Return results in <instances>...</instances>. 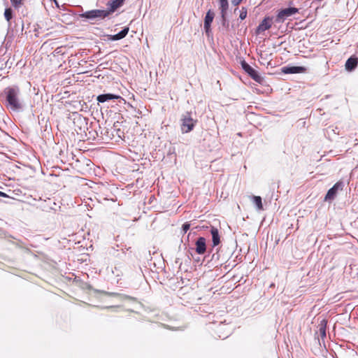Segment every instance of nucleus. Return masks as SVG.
Masks as SVG:
<instances>
[{
	"label": "nucleus",
	"mask_w": 358,
	"mask_h": 358,
	"mask_svg": "<svg viewBox=\"0 0 358 358\" xmlns=\"http://www.w3.org/2000/svg\"><path fill=\"white\" fill-rule=\"evenodd\" d=\"M272 25V19L270 17H265L257 27V32L259 34L266 30L269 29Z\"/></svg>",
	"instance_id": "obj_11"
},
{
	"label": "nucleus",
	"mask_w": 358,
	"mask_h": 358,
	"mask_svg": "<svg viewBox=\"0 0 358 358\" xmlns=\"http://www.w3.org/2000/svg\"><path fill=\"white\" fill-rule=\"evenodd\" d=\"M54 1H55V3H57V1H56V0H54Z\"/></svg>",
	"instance_id": "obj_25"
},
{
	"label": "nucleus",
	"mask_w": 358,
	"mask_h": 358,
	"mask_svg": "<svg viewBox=\"0 0 358 358\" xmlns=\"http://www.w3.org/2000/svg\"><path fill=\"white\" fill-rule=\"evenodd\" d=\"M2 96L5 98L4 106L12 111H20L23 109V102L20 99V90L17 86L8 87L4 89Z\"/></svg>",
	"instance_id": "obj_1"
},
{
	"label": "nucleus",
	"mask_w": 358,
	"mask_h": 358,
	"mask_svg": "<svg viewBox=\"0 0 358 358\" xmlns=\"http://www.w3.org/2000/svg\"><path fill=\"white\" fill-rule=\"evenodd\" d=\"M241 66L243 69L256 82L261 83L263 81V78L259 73L251 67L245 61L242 62Z\"/></svg>",
	"instance_id": "obj_4"
},
{
	"label": "nucleus",
	"mask_w": 358,
	"mask_h": 358,
	"mask_svg": "<svg viewBox=\"0 0 358 358\" xmlns=\"http://www.w3.org/2000/svg\"><path fill=\"white\" fill-rule=\"evenodd\" d=\"M243 0H232V3L234 5V6H238L241 3V2Z\"/></svg>",
	"instance_id": "obj_23"
},
{
	"label": "nucleus",
	"mask_w": 358,
	"mask_h": 358,
	"mask_svg": "<svg viewBox=\"0 0 358 358\" xmlns=\"http://www.w3.org/2000/svg\"><path fill=\"white\" fill-rule=\"evenodd\" d=\"M181 129L182 133H188L191 131L195 125L196 121H194L190 116L189 113H187L182 119Z\"/></svg>",
	"instance_id": "obj_5"
},
{
	"label": "nucleus",
	"mask_w": 358,
	"mask_h": 358,
	"mask_svg": "<svg viewBox=\"0 0 358 358\" xmlns=\"http://www.w3.org/2000/svg\"><path fill=\"white\" fill-rule=\"evenodd\" d=\"M343 186V183L342 182H336L331 188H330L328 190V192L324 197V200L326 201H331V200L334 199V198L336 196L338 190L339 189H342Z\"/></svg>",
	"instance_id": "obj_6"
},
{
	"label": "nucleus",
	"mask_w": 358,
	"mask_h": 358,
	"mask_svg": "<svg viewBox=\"0 0 358 358\" xmlns=\"http://www.w3.org/2000/svg\"><path fill=\"white\" fill-rule=\"evenodd\" d=\"M307 69L304 66H284L282 72L286 74L303 73H306Z\"/></svg>",
	"instance_id": "obj_9"
},
{
	"label": "nucleus",
	"mask_w": 358,
	"mask_h": 358,
	"mask_svg": "<svg viewBox=\"0 0 358 358\" xmlns=\"http://www.w3.org/2000/svg\"><path fill=\"white\" fill-rule=\"evenodd\" d=\"M121 96L113 94H100L97 96L96 100L98 102L103 103L109 100L112 99H120Z\"/></svg>",
	"instance_id": "obj_13"
},
{
	"label": "nucleus",
	"mask_w": 358,
	"mask_h": 358,
	"mask_svg": "<svg viewBox=\"0 0 358 358\" xmlns=\"http://www.w3.org/2000/svg\"><path fill=\"white\" fill-rule=\"evenodd\" d=\"M12 5L15 8H19L21 5H22V0H10Z\"/></svg>",
	"instance_id": "obj_20"
},
{
	"label": "nucleus",
	"mask_w": 358,
	"mask_h": 358,
	"mask_svg": "<svg viewBox=\"0 0 358 358\" xmlns=\"http://www.w3.org/2000/svg\"><path fill=\"white\" fill-rule=\"evenodd\" d=\"M0 196L8 197V195L6 193L0 191Z\"/></svg>",
	"instance_id": "obj_24"
},
{
	"label": "nucleus",
	"mask_w": 358,
	"mask_h": 358,
	"mask_svg": "<svg viewBox=\"0 0 358 358\" xmlns=\"http://www.w3.org/2000/svg\"><path fill=\"white\" fill-rule=\"evenodd\" d=\"M195 251L198 255H203L206 251V240L203 237L197 238L195 243Z\"/></svg>",
	"instance_id": "obj_8"
},
{
	"label": "nucleus",
	"mask_w": 358,
	"mask_h": 358,
	"mask_svg": "<svg viewBox=\"0 0 358 358\" xmlns=\"http://www.w3.org/2000/svg\"><path fill=\"white\" fill-rule=\"evenodd\" d=\"M190 227V224L188 222H185L182 224V229L184 233H186Z\"/></svg>",
	"instance_id": "obj_22"
},
{
	"label": "nucleus",
	"mask_w": 358,
	"mask_h": 358,
	"mask_svg": "<svg viewBox=\"0 0 358 358\" xmlns=\"http://www.w3.org/2000/svg\"><path fill=\"white\" fill-rule=\"evenodd\" d=\"M124 0H111L107 3L108 9L107 11H110V14L115 12L118 8L122 6L124 3Z\"/></svg>",
	"instance_id": "obj_10"
},
{
	"label": "nucleus",
	"mask_w": 358,
	"mask_h": 358,
	"mask_svg": "<svg viewBox=\"0 0 358 358\" xmlns=\"http://www.w3.org/2000/svg\"><path fill=\"white\" fill-rule=\"evenodd\" d=\"M4 17L8 22H9L11 20L13 17V10L10 8L5 9Z\"/></svg>",
	"instance_id": "obj_19"
},
{
	"label": "nucleus",
	"mask_w": 358,
	"mask_h": 358,
	"mask_svg": "<svg viewBox=\"0 0 358 358\" xmlns=\"http://www.w3.org/2000/svg\"><path fill=\"white\" fill-rule=\"evenodd\" d=\"M229 8L227 0H220V9L223 21H225V15Z\"/></svg>",
	"instance_id": "obj_16"
},
{
	"label": "nucleus",
	"mask_w": 358,
	"mask_h": 358,
	"mask_svg": "<svg viewBox=\"0 0 358 358\" xmlns=\"http://www.w3.org/2000/svg\"><path fill=\"white\" fill-rule=\"evenodd\" d=\"M110 15V11L107 10L94 9L86 11L79 15L80 17L85 18L90 21L92 24L101 20H103Z\"/></svg>",
	"instance_id": "obj_2"
},
{
	"label": "nucleus",
	"mask_w": 358,
	"mask_h": 358,
	"mask_svg": "<svg viewBox=\"0 0 358 358\" xmlns=\"http://www.w3.org/2000/svg\"><path fill=\"white\" fill-rule=\"evenodd\" d=\"M358 63V59L357 57H351L345 62V69L349 71L354 70Z\"/></svg>",
	"instance_id": "obj_15"
},
{
	"label": "nucleus",
	"mask_w": 358,
	"mask_h": 358,
	"mask_svg": "<svg viewBox=\"0 0 358 358\" xmlns=\"http://www.w3.org/2000/svg\"><path fill=\"white\" fill-rule=\"evenodd\" d=\"M252 201L254 204L256 206L257 209L258 210H263V205L262 201V198L259 196H252Z\"/></svg>",
	"instance_id": "obj_18"
},
{
	"label": "nucleus",
	"mask_w": 358,
	"mask_h": 358,
	"mask_svg": "<svg viewBox=\"0 0 358 358\" xmlns=\"http://www.w3.org/2000/svg\"><path fill=\"white\" fill-rule=\"evenodd\" d=\"M129 30V27H126L122 31H120L119 33L116 34L108 35V39L110 41H118L122 39L127 35Z\"/></svg>",
	"instance_id": "obj_12"
},
{
	"label": "nucleus",
	"mask_w": 358,
	"mask_h": 358,
	"mask_svg": "<svg viewBox=\"0 0 358 358\" xmlns=\"http://www.w3.org/2000/svg\"><path fill=\"white\" fill-rule=\"evenodd\" d=\"M215 13L211 10H209L206 15L205 19H204V24L203 28L205 29L206 34L209 36L211 29H210V25L211 23L214 19Z\"/></svg>",
	"instance_id": "obj_7"
},
{
	"label": "nucleus",
	"mask_w": 358,
	"mask_h": 358,
	"mask_svg": "<svg viewBox=\"0 0 358 358\" xmlns=\"http://www.w3.org/2000/svg\"><path fill=\"white\" fill-rule=\"evenodd\" d=\"M299 10L296 8H286L280 10L276 17V21L278 22H284L287 17L297 13Z\"/></svg>",
	"instance_id": "obj_3"
},
{
	"label": "nucleus",
	"mask_w": 358,
	"mask_h": 358,
	"mask_svg": "<svg viewBox=\"0 0 358 358\" xmlns=\"http://www.w3.org/2000/svg\"><path fill=\"white\" fill-rule=\"evenodd\" d=\"M246 16H247V10L245 9L244 8H243L242 10H241L239 17L241 20H244V19H245Z\"/></svg>",
	"instance_id": "obj_21"
},
{
	"label": "nucleus",
	"mask_w": 358,
	"mask_h": 358,
	"mask_svg": "<svg viewBox=\"0 0 358 358\" xmlns=\"http://www.w3.org/2000/svg\"><path fill=\"white\" fill-rule=\"evenodd\" d=\"M326 327L327 321L325 320H322L320 324L318 325V331L322 338L326 337Z\"/></svg>",
	"instance_id": "obj_17"
},
{
	"label": "nucleus",
	"mask_w": 358,
	"mask_h": 358,
	"mask_svg": "<svg viewBox=\"0 0 358 358\" xmlns=\"http://www.w3.org/2000/svg\"><path fill=\"white\" fill-rule=\"evenodd\" d=\"M210 234L212 235L213 245L217 246L220 243V237L218 229L214 227L210 228Z\"/></svg>",
	"instance_id": "obj_14"
}]
</instances>
